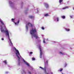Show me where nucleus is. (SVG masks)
Returning <instances> with one entry per match:
<instances>
[{
  "label": "nucleus",
  "mask_w": 74,
  "mask_h": 74,
  "mask_svg": "<svg viewBox=\"0 0 74 74\" xmlns=\"http://www.w3.org/2000/svg\"><path fill=\"white\" fill-rule=\"evenodd\" d=\"M51 74H53V73H52V72H51Z\"/></svg>",
  "instance_id": "obj_30"
},
{
  "label": "nucleus",
  "mask_w": 74,
  "mask_h": 74,
  "mask_svg": "<svg viewBox=\"0 0 74 74\" xmlns=\"http://www.w3.org/2000/svg\"><path fill=\"white\" fill-rule=\"evenodd\" d=\"M69 6H66V7H63V8H62V10H65V9H66L67 8H69Z\"/></svg>",
  "instance_id": "obj_8"
},
{
  "label": "nucleus",
  "mask_w": 74,
  "mask_h": 74,
  "mask_svg": "<svg viewBox=\"0 0 74 74\" xmlns=\"http://www.w3.org/2000/svg\"><path fill=\"white\" fill-rule=\"evenodd\" d=\"M28 10H26V11H28Z\"/></svg>",
  "instance_id": "obj_32"
},
{
  "label": "nucleus",
  "mask_w": 74,
  "mask_h": 74,
  "mask_svg": "<svg viewBox=\"0 0 74 74\" xmlns=\"http://www.w3.org/2000/svg\"><path fill=\"white\" fill-rule=\"evenodd\" d=\"M63 70V69H60L59 70V71H60V72H61Z\"/></svg>",
  "instance_id": "obj_22"
},
{
  "label": "nucleus",
  "mask_w": 74,
  "mask_h": 74,
  "mask_svg": "<svg viewBox=\"0 0 74 74\" xmlns=\"http://www.w3.org/2000/svg\"><path fill=\"white\" fill-rule=\"evenodd\" d=\"M1 40H4L3 38H1Z\"/></svg>",
  "instance_id": "obj_28"
},
{
  "label": "nucleus",
  "mask_w": 74,
  "mask_h": 74,
  "mask_svg": "<svg viewBox=\"0 0 74 74\" xmlns=\"http://www.w3.org/2000/svg\"><path fill=\"white\" fill-rule=\"evenodd\" d=\"M44 4L47 8H49V5L48 3H44Z\"/></svg>",
  "instance_id": "obj_7"
},
{
  "label": "nucleus",
  "mask_w": 74,
  "mask_h": 74,
  "mask_svg": "<svg viewBox=\"0 0 74 74\" xmlns=\"http://www.w3.org/2000/svg\"><path fill=\"white\" fill-rule=\"evenodd\" d=\"M62 74H64V73H62Z\"/></svg>",
  "instance_id": "obj_33"
},
{
  "label": "nucleus",
  "mask_w": 74,
  "mask_h": 74,
  "mask_svg": "<svg viewBox=\"0 0 74 74\" xmlns=\"http://www.w3.org/2000/svg\"><path fill=\"white\" fill-rule=\"evenodd\" d=\"M29 26L32 27V29H31L30 31V34H31L32 38L33 40H34V38L36 39H38V43L39 44L38 45V46L40 50V58H41L42 57H44V54L43 53V51L42 50V47L41 45V40L40 39V38L38 36V34L36 33L37 31L36 28L34 26H33L32 24L30 23H28L26 25V29L27 32L28 30V27Z\"/></svg>",
  "instance_id": "obj_1"
},
{
  "label": "nucleus",
  "mask_w": 74,
  "mask_h": 74,
  "mask_svg": "<svg viewBox=\"0 0 74 74\" xmlns=\"http://www.w3.org/2000/svg\"><path fill=\"white\" fill-rule=\"evenodd\" d=\"M70 16L71 18H73V16Z\"/></svg>",
  "instance_id": "obj_25"
},
{
  "label": "nucleus",
  "mask_w": 74,
  "mask_h": 74,
  "mask_svg": "<svg viewBox=\"0 0 74 74\" xmlns=\"http://www.w3.org/2000/svg\"><path fill=\"white\" fill-rule=\"evenodd\" d=\"M47 40H48V39H47Z\"/></svg>",
  "instance_id": "obj_31"
},
{
  "label": "nucleus",
  "mask_w": 74,
  "mask_h": 74,
  "mask_svg": "<svg viewBox=\"0 0 74 74\" xmlns=\"http://www.w3.org/2000/svg\"><path fill=\"white\" fill-rule=\"evenodd\" d=\"M10 34H11V33H10Z\"/></svg>",
  "instance_id": "obj_35"
},
{
  "label": "nucleus",
  "mask_w": 74,
  "mask_h": 74,
  "mask_svg": "<svg viewBox=\"0 0 74 74\" xmlns=\"http://www.w3.org/2000/svg\"><path fill=\"white\" fill-rule=\"evenodd\" d=\"M0 30L1 32L2 33H5V36L8 39V42L10 46H13V43L12 42V40L10 38V36L9 32L8 30L7 29L3 21L0 18Z\"/></svg>",
  "instance_id": "obj_2"
},
{
  "label": "nucleus",
  "mask_w": 74,
  "mask_h": 74,
  "mask_svg": "<svg viewBox=\"0 0 74 74\" xmlns=\"http://www.w3.org/2000/svg\"><path fill=\"white\" fill-rule=\"evenodd\" d=\"M43 43H44V45H46L47 44V43L46 42L45 40V38H43Z\"/></svg>",
  "instance_id": "obj_10"
},
{
  "label": "nucleus",
  "mask_w": 74,
  "mask_h": 74,
  "mask_svg": "<svg viewBox=\"0 0 74 74\" xmlns=\"http://www.w3.org/2000/svg\"><path fill=\"white\" fill-rule=\"evenodd\" d=\"M63 1V0H59V2L60 4H62V2Z\"/></svg>",
  "instance_id": "obj_13"
},
{
  "label": "nucleus",
  "mask_w": 74,
  "mask_h": 74,
  "mask_svg": "<svg viewBox=\"0 0 74 74\" xmlns=\"http://www.w3.org/2000/svg\"><path fill=\"white\" fill-rule=\"evenodd\" d=\"M65 30L66 31V32H69L70 31V29H68V28H65Z\"/></svg>",
  "instance_id": "obj_12"
},
{
  "label": "nucleus",
  "mask_w": 74,
  "mask_h": 74,
  "mask_svg": "<svg viewBox=\"0 0 74 74\" xmlns=\"http://www.w3.org/2000/svg\"><path fill=\"white\" fill-rule=\"evenodd\" d=\"M14 49L16 51L15 52V54L16 55V56L17 57V58L18 60V65H20L21 63V61L22 59H23V61L25 64V65H26L28 67H30L32 69V67H31L30 64L28 63L27 62H26L25 60H24V59H23V58H22V56H21V55L20 54V53L18 50L17 49H16V47H13Z\"/></svg>",
  "instance_id": "obj_3"
},
{
  "label": "nucleus",
  "mask_w": 74,
  "mask_h": 74,
  "mask_svg": "<svg viewBox=\"0 0 74 74\" xmlns=\"http://www.w3.org/2000/svg\"><path fill=\"white\" fill-rule=\"evenodd\" d=\"M32 60H35V58H32Z\"/></svg>",
  "instance_id": "obj_24"
},
{
  "label": "nucleus",
  "mask_w": 74,
  "mask_h": 74,
  "mask_svg": "<svg viewBox=\"0 0 74 74\" xmlns=\"http://www.w3.org/2000/svg\"><path fill=\"white\" fill-rule=\"evenodd\" d=\"M3 62L5 63V65H7V62L6 60L4 61H3Z\"/></svg>",
  "instance_id": "obj_18"
},
{
  "label": "nucleus",
  "mask_w": 74,
  "mask_h": 74,
  "mask_svg": "<svg viewBox=\"0 0 74 74\" xmlns=\"http://www.w3.org/2000/svg\"><path fill=\"white\" fill-rule=\"evenodd\" d=\"M35 11H36V13H38V12H39L38 9V8L37 9L35 10Z\"/></svg>",
  "instance_id": "obj_16"
},
{
  "label": "nucleus",
  "mask_w": 74,
  "mask_h": 74,
  "mask_svg": "<svg viewBox=\"0 0 74 74\" xmlns=\"http://www.w3.org/2000/svg\"><path fill=\"white\" fill-rule=\"evenodd\" d=\"M14 19H13V18H12V21L13 22H14Z\"/></svg>",
  "instance_id": "obj_23"
},
{
  "label": "nucleus",
  "mask_w": 74,
  "mask_h": 74,
  "mask_svg": "<svg viewBox=\"0 0 74 74\" xmlns=\"http://www.w3.org/2000/svg\"><path fill=\"white\" fill-rule=\"evenodd\" d=\"M42 30H44L45 28L43 27H42Z\"/></svg>",
  "instance_id": "obj_26"
},
{
  "label": "nucleus",
  "mask_w": 74,
  "mask_h": 74,
  "mask_svg": "<svg viewBox=\"0 0 74 74\" xmlns=\"http://www.w3.org/2000/svg\"><path fill=\"white\" fill-rule=\"evenodd\" d=\"M67 64H66V63H65V64H64V67H66V66H67Z\"/></svg>",
  "instance_id": "obj_21"
},
{
  "label": "nucleus",
  "mask_w": 74,
  "mask_h": 74,
  "mask_svg": "<svg viewBox=\"0 0 74 74\" xmlns=\"http://www.w3.org/2000/svg\"><path fill=\"white\" fill-rule=\"evenodd\" d=\"M33 54V52H30L29 53V56H31L32 54Z\"/></svg>",
  "instance_id": "obj_19"
},
{
  "label": "nucleus",
  "mask_w": 74,
  "mask_h": 74,
  "mask_svg": "<svg viewBox=\"0 0 74 74\" xmlns=\"http://www.w3.org/2000/svg\"><path fill=\"white\" fill-rule=\"evenodd\" d=\"M22 74H25L26 72L24 70H22L21 72Z\"/></svg>",
  "instance_id": "obj_9"
},
{
  "label": "nucleus",
  "mask_w": 74,
  "mask_h": 74,
  "mask_svg": "<svg viewBox=\"0 0 74 74\" xmlns=\"http://www.w3.org/2000/svg\"><path fill=\"white\" fill-rule=\"evenodd\" d=\"M54 42H55L54 41Z\"/></svg>",
  "instance_id": "obj_36"
},
{
  "label": "nucleus",
  "mask_w": 74,
  "mask_h": 74,
  "mask_svg": "<svg viewBox=\"0 0 74 74\" xmlns=\"http://www.w3.org/2000/svg\"><path fill=\"white\" fill-rule=\"evenodd\" d=\"M8 2L9 3V5L10 7L12 8L14 6V3L13 2H12V0H8Z\"/></svg>",
  "instance_id": "obj_5"
},
{
  "label": "nucleus",
  "mask_w": 74,
  "mask_h": 74,
  "mask_svg": "<svg viewBox=\"0 0 74 74\" xmlns=\"http://www.w3.org/2000/svg\"><path fill=\"white\" fill-rule=\"evenodd\" d=\"M49 16V14L48 13H47L46 14H44L45 16Z\"/></svg>",
  "instance_id": "obj_15"
},
{
  "label": "nucleus",
  "mask_w": 74,
  "mask_h": 74,
  "mask_svg": "<svg viewBox=\"0 0 74 74\" xmlns=\"http://www.w3.org/2000/svg\"><path fill=\"white\" fill-rule=\"evenodd\" d=\"M54 20L55 22H59V18L58 17H55L54 18Z\"/></svg>",
  "instance_id": "obj_6"
},
{
  "label": "nucleus",
  "mask_w": 74,
  "mask_h": 74,
  "mask_svg": "<svg viewBox=\"0 0 74 74\" xmlns=\"http://www.w3.org/2000/svg\"><path fill=\"white\" fill-rule=\"evenodd\" d=\"M28 73H29V74H31V72H30V71H29L28 72Z\"/></svg>",
  "instance_id": "obj_29"
},
{
  "label": "nucleus",
  "mask_w": 74,
  "mask_h": 74,
  "mask_svg": "<svg viewBox=\"0 0 74 74\" xmlns=\"http://www.w3.org/2000/svg\"><path fill=\"white\" fill-rule=\"evenodd\" d=\"M45 61V67L44 68H43L41 66H40L39 68L41 69H42L44 71V72L46 74H49L48 73H47L46 72V69H48V61L47 60V59H45L44 60Z\"/></svg>",
  "instance_id": "obj_4"
},
{
  "label": "nucleus",
  "mask_w": 74,
  "mask_h": 74,
  "mask_svg": "<svg viewBox=\"0 0 74 74\" xmlns=\"http://www.w3.org/2000/svg\"><path fill=\"white\" fill-rule=\"evenodd\" d=\"M29 18H31V19H34V16H29Z\"/></svg>",
  "instance_id": "obj_11"
},
{
  "label": "nucleus",
  "mask_w": 74,
  "mask_h": 74,
  "mask_svg": "<svg viewBox=\"0 0 74 74\" xmlns=\"http://www.w3.org/2000/svg\"><path fill=\"white\" fill-rule=\"evenodd\" d=\"M19 22V21L18 20V21L17 23H16V22H14V23H15V25H18Z\"/></svg>",
  "instance_id": "obj_14"
},
{
  "label": "nucleus",
  "mask_w": 74,
  "mask_h": 74,
  "mask_svg": "<svg viewBox=\"0 0 74 74\" xmlns=\"http://www.w3.org/2000/svg\"><path fill=\"white\" fill-rule=\"evenodd\" d=\"M60 53L61 54H62V55H64L65 54V53H62V52H61V51H60Z\"/></svg>",
  "instance_id": "obj_17"
},
{
  "label": "nucleus",
  "mask_w": 74,
  "mask_h": 74,
  "mask_svg": "<svg viewBox=\"0 0 74 74\" xmlns=\"http://www.w3.org/2000/svg\"><path fill=\"white\" fill-rule=\"evenodd\" d=\"M73 10H74V7H73Z\"/></svg>",
  "instance_id": "obj_34"
},
{
  "label": "nucleus",
  "mask_w": 74,
  "mask_h": 74,
  "mask_svg": "<svg viewBox=\"0 0 74 74\" xmlns=\"http://www.w3.org/2000/svg\"><path fill=\"white\" fill-rule=\"evenodd\" d=\"M62 18H63V19H65V16H62Z\"/></svg>",
  "instance_id": "obj_20"
},
{
  "label": "nucleus",
  "mask_w": 74,
  "mask_h": 74,
  "mask_svg": "<svg viewBox=\"0 0 74 74\" xmlns=\"http://www.w3.org/2000/svg\"><path fill=\"white\" fill-rule=\"evenodd\" d=\"M8 73H9L8 72H5V73L6 74H8Z\"/></svg>",
  "instance_id": "obj_27"
}]
</instances>
